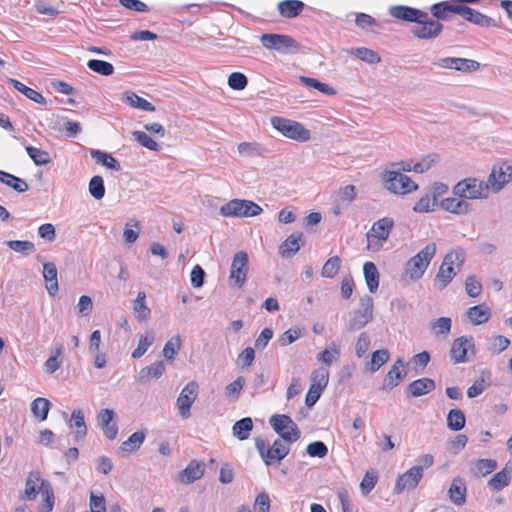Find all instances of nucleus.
<instances>
[{
	"label": "nucleus",
	"mask_w": 512,
	"mask_h": 512,
	"mask_svg": "<svg viewBox=\"0 0 512 512\" xmlns=\"http://www.w3.org/2000/svg\"><path fill=\"white\" fill-rule=\"evenodd\" d=\"M466 259L465 251L462 248L450 250L443 258L438 273L435 277V285L438 290L445 289L455 278L458 270Z\"/></svg>",
	"instance_id": "1"
},
{
	"label": "nucleus",
	"mask_w": 512,
	"mask_h": 512,
	"mask_svg": "<svg viewBox=\"0 0 512 512\" xmlns=\"http://www.w3.org/2000/svg\"><path fill=\"white\" fill-rule=\"evenodd\" d=\"M436 244L429 243L406 263V274L412 280L420 279L436 254Z\"/></svg>",
	"instance_id": "2"
},
{
	"label": "nucleus",
	"mask_w": 512,
	"mask_h": 512,
	"mask_svg": "<svg viewBox=\"0 0 512 512\" xmlns=\"http://www.w3.org/2000/svg\"><path fill=\"white\" fill-rule=\"evenodd\" d=\"M455 196L467 199H487L489 189L487 183L474 177L465 178L453 187Z\"/></svg>",
	"instance_id": "3"
},
{
	"label": "nucleus",
	"mask_w": 512,
	"mask_h": 512,
	"mask_svg": "<svg viewBox=\"0 0 512 512\" xmlns=\"http://www.w3.org/2000/svg\"><path fill=\"white\" fill-rule=\"evenodd\" d=\"M272 127L283 136L299 142H306L310 139V131L300 122L280 116L271 118Z\"/></svg>",
	"instance_id": "4"
},
{
	"label": "nucleus",
	"mask_w": 512,
	"mask_h": 512,
	"mask_svg": "<svg viewBox=\"0 0 512 512\" xmlns=\"http://www.w3.org/2000/svg\"><path fill=\"white\" fill-rule=\"evenodd\" d=\"M393 226L394 220L389 217H383L374 222L366 234L367 249L372 251L380 250L383 243L389 238Z\"/></svg>",
	"instance_id": "5"
},
{
	"label": "nucleus",
	"mask_w": 512,
	"mask_h": 512,
	"mask_svg": "<svg viewBox=\"0 0 512 512\" xmlns=\"http://www.w3.org/2000/svg\"><path fill=\"white\" fill-rule=\"evenodd\" d=\"M281 438L276 439L270 448H267L266 441L262 437L255 438V447L261 458L267 466L272 465L274 461L280 462L284 459L289 451V445H286Z\"/></svg>",
	"instance_id": "6"
},
{
	"label": "nucleus",
	"mask_w": 512,
	"mask_h": 512,
	"mask_svg": "<svg viewBox=\"0 0 512 512\" xmlns=\"http://www.w3.org/2000/svg\"><path fill=\"white\" fill-rule=\"evenodd\" d=\"M269 424L283 441L296 442L301 432L294 421L285 414H274L269 419Z\"/></svg>",
	"instance_id": "7"
},
{
	"label": "nucleus",
	"mask_w": 512,
	"mask_h": 512,
	"mask_svg": "<svg viewBox=\"0 0 512 512\" xmlns=\"http://www.w3.org/2000/svg\"><path fill=\"white\" fill-rule=\"evenodd\" d=\"M262 208L253 201L233 199L220 208V214L225 217H253L262 212Z\"/></svg>",
	"instance_id": "8"
},
{
	"label": "nucleus",
	"mask_w": 512,
	"mask_h": 512,
	"mask_svg": "<svg viewBox=\"0 0 512 512\" xmlns=\"http://www.w3.org/2000/svg\"><path fill=\"white\" fill-rule=\"evenodd\" d=\"M383 179L385 187L395 194H408L418 189V185L400 171H386Z\"/></svg>",
	"instance_id": "9"
},
{
	"label": "nucleus",
	"mask_w": 512,
	"mask_h": 512,
	"mask_svg": "<svg viewBox=\"0 0 512 512\" xmlns=\"http://www.w3.org/2000/svg\"><path fill=\"white\" fill-rule=\"evenodd\" d=\"M249 270V257L245 251H239L234 254L231 268L229 281L231 286L241 288L248 276Z\"/></svg>",
	"instance_id": "10"
},
{
	"label": "nucleus",
	"mask_w": 512,
	"mask_h": 512,
	"mask_svg": "<svg viewBox=\"0 0 512 512\" xmlns=\"http://www.w3.org/2000/svg\"><path fill=\"white\" fill-rule=\"evenodd\" d=\"M260 41L266 49H274L281 53L295 52L299 48L296 40L284 34H263Z\"/></svg>",
	"instance_id": "11"
},
{
	"label": "nucleus",
	"mask_w": 512,
	"mask_h": 512,
	"mask_svg": "<svg viewBox=\"0 0 512 512\" xmlns=\"http://www.w3.org/2000/svg\"><path fill=\"white\" fill-rule=\"evenodd\" d=\"M510 182H512V165L502 162L493 166L486 183L489 191L498 193Z\"/></svg>",
	"instance_id": "12"
},
{
	"label": "nucleus",
	"mask_w": 512,
	"mask_h": 512,
	"mask_svg": "<svg viewBox=\"0 0 512 512\" xmlns=\"http://www.w3.org/2000/svg\"><path fill=\"white\" fill-rule=\"evenodd\" d=\"M359 309L354 312L352 319L349 321L348 329L355 331L363 328L373 318V299L368 295L360 298Z\"/></svg>",
	"instance_id": "13"
},
{
	"label": "nucleus",
	"mask_w": 512,
	"mask_h": 512,
	"mask_svg": "<svg viewBox=\"0 0 512 512\" xmlns=\"http://www.w3.org/2000/svg\"><path fill=\"white\" fill-rule=\"evenodd\" d=\"M199 385L195 381H190L180 392L177 398V407L179 415L183 419L190 417V409L198 395Z\"/></svg>",
	"instance_id": "14"
},
{
	"label": "nucleus",
	"mask_w": 512,
	"mask_h": 512,
	"mask_svg": "<svg viewBox=\"0 0 512 512\" xmlns=\"http://www.w3.org/2000/svg\"><path fill=\"white\" fill-rule=\"evenodd\" d=\"M422 477L423 474H421L420 467H411L405 473L397 477L393 493L401 494L404 491L414 490L418 486Z\"/></svg>",
	"instance_id": "15"
},
{
	"label": "nucleus",
	"mask_w": 512,
	"mask_h": 512,
	"mask_svg": "<svg viewBox=\"0 0 512 512\" xmlns=\"http://www.w3.org/2000/svg\"><path fill=\"white\" fill-rule=\"evenodd\" d=\"M417 26L413 27L412 34L419 39H434L442 31L443 25L438 21L429 18L426 13V17L417 21Z\"/></svg>",
	"instance_id": "16"
},
{
	"label": "nucleus",
	"mask_w": 512,
	"mask_h": 512,
	"mask_svg": "<svg viewBox=\"0 0 512 512\" xmlns=\"http://www.w3.org/2000/svg\"><path fill=\"white\" fill-rule=\"evenodd\" d=\"M474 349V339L472 336H461L456 338L449 352L450 359L454 364L468 362V351Z\"/></svg>",
	"instance_id": "17"
},
{
	"label": "nucleus",
	"mask_w": 512,
	"mask_h": 512,
	"mask_svg": "<svg viewBox=\"0 0 512 512\" xmlns=\"http://www.w3.org/2000/svg\"><path fill=\"white\" fill-rule=\"evenodd\" d=\"M49 482L41 477L39 471H31L25 481V490L21 499L33 501L44 489V484Z\"/></svg>",
	"instance_id": "18"
},
{
	"label": "nucleus",
	"mask_w": 512,
	"mask_h": 512,
	"mask_svg": "<svg viewBox=\"0 0 512 512\" xmlns=\"http://www.w3.org/2000/svg\"><path fill=\"white\" fill-rule=\"evenodd\" d=\"M114 418L115 412L108 408L102 409L97 416L98 423L109 440L115 439L118 434V425Z\"/></svg>",
	"instance_id": "19"
},
{
	"label": "nucleus",
	"mask_w": 512,
	"mask_h": 512,
	"mask_svg": "<svg viewBox=\"0 0 512 512\" xmlns=\"http://www.w3.org/2000/svg\"><path fill=\"white\" fill-rule=\"evenodd\" d=\"M406 375L407 372L404 369L403 360L399 358L388 371L382 389H393L394 387L398 386L400 381L403 380L406 377Z\"/></svg>",
	"instance_id": "20"
},
{
	"label": "nucleus",
	"mask_w": 512,
	"mask_h": 512,
	"mask_svg": "<svg viewBox=\"0 0 512 512\" xmlns=\"http://www.w3.org/2000/svg\"><path fill=\"white\" fill-rule=\"evenodd\" d=\"M390 15L400 20L417 23L426 17V12L408 6H393L390 8Z\"/></svg>",
	"instance_id": "21"
},
{
	"label": "nucleus",
	"mask_w": 512,
	"mask_h": 512,
	"mask_svg": "<svg viewBox=\"0 0 512 512\" xmlns=\"http://www.w3.org/2000/svg\"><path fill=\"white\" fill-rule=\"evenodd\" d=\"M440 207L452 214L465 215L470 211L471 205L464 198L455 196L447 197L440 202Z\"/></svg>",
	"instance_id": "22"
},
{
	"label": "nucleus",
	"mask_w": 512,
	"mask_h": 512,
	"mask_svg": "<svg viewBox=\"0 0 512 512\" xmlns=\"http://www.w3.org/2000/svg\"><path fill=\"white\" fill-rule=\"evenodd\" d=\"M68 426L70 429L74 431V440L76 442L83 441L87 435V425L85 423L84 413L80 409H75L71 418L68 422Z\"/></svg>",
	"instance_id": "23"
},
{
	"label": "nucleus",
	"mask_w": 512,
	"mask_h": 512,
	"mask_svg": "<svg viewBox=\"0 0 512 512\" xmlns=\"http://www.w3.org/2000/svg\"><path fill=\"white\" fill-rule=\"evenodd\" d=\"M466 482L461 477H456L452 480V483L448 490V495L452 503L457 506H462L466 502Z\"/></svg>",
	"instance_id": "24"
},
{
	"label": "nucleus",
	"mask_w": 512,
	"mask_h": 512,
	"mask_svg": "<svg viewBox=\"0 0 512 512\" xmlns=\"http://www.w3.org/2000/svg\"><path fill=\"white\" fill-rule=\"evenodd\" d=\"M305 4L300 0H283L277 5L279 14L287 19L296 18L301 14Z\"/></svg>",
	"instance_id": "25"
},
{
	"label": "nucleus",
	"mask_w": 512,
	"mask_h": 512,
	"mask_svg": "<svg viewBox=\"0 0 512 512\" xmlns=\"http://www.w3.org/2000/svg\"><path fill=\"white\" fill-rule=\"evenodd\" d=\"M204 475V463L192 460L187 467L180 473V480L183 483L190 484L199 480Z\"/></svg>",
	"instance_id": "26"
},
{
	"label": "nucleus",
	"mask_w": 512,
	"mask_h": 512,
	"mask_svg": "<svg viewBox=\"0 0 512 512\" xmlns=\"http://www.w3.org/2000/svg\"><path fill=\"white\" fill-rule=\"evenodd\" d=\"M436 387L435 381L431 378H420L408 385V392L412 397H420L433 391Z\"/></svg>",
	"instance_id": "27"
},
{
	"label": "nucleus",
	"mask_w": 512,
	"mask_h": 512,
	"mask_svg": "<svg viewBox=\"0 0 512 512\" xmlns=\"http://www.w3.org/2000/svg\"><path fill=\"white\" fill-rule=\"evenodd\" d=\"M43 277L46 282V289L51 296H55L59 290L57 280V267L52 262L44 263Z\"/></svg>",
	"instance_id": "28"
},
{
	"label": "nucleus",
	"mask_w": 512,
	"mask_h": 512,
	"mask_svg": "<svg viewBox=\"0 0 512 512\" xmlns=\"http://www.w3.org/2000/svg\"><path fill=\"white\" fill-rule=\"evenodd\" d=\"M302 241V234H291L287 237V239L280 245L279 253L282 255V257L288 258L296 254L303 243H300Z\"/></svg>",
	"instance_id": "29"
},
{
	"label": "nucleus",
	"mask_w": 512,
	"mask_h": 512,
	"mask_svg": "<svg viewBox=\"0 0 512 512\" xmlns=\"http://www.w3.org/2000/svg\"><path fill=\"white\" fill-rule=\"evenodd\" d=\"M165 369L166 366L163 361H157L150 366H146L139 372V381L146 383L151 379H158L163 375Z\"/></svg>",
	"instance_id": "30"
},
{
	"label": "nucleus",
	"mask_w": 512,
	"mask_h": 512,
	"mask_svg": "<svg viewBox=\"0 0 512 512\" xmlns=\"http://www.w3.org/2000/svg\"><path fill=\"white\" fill-rule=\"evenodd\" d=\"M490 308L485 304L475 305L467 310V317L474 325L487 322L490 318Z\"/></svg>",
	"instance_id": "31"
},
{
	"label": "nucleus",
	"mask_w": 512,
	"mask_h": 512,
	"mask_svg": "<svg viewBox=\"0 0 512 512\" xmlns=\"http://www.w3.org/2000/svg\"><path fill=\"white\" fill-rule=\"evenodd\" d=\"M363 273L368 290L375 293L379 286V272L373 262H366L363 265Z\"/></svg>",
	"instance_id": "32"
},
{
	"label": "nucleus",
	"mask_w": 512,
	"mask_h": 512,
	"mask_svg": "<svg viewBox=\"0 0 512 512\" xmlns=\"http://www.w3.org/2000/svg\"><path fill=\"white\" fill-rule=\"evenodd\" d=\"M253 429V421L250 417H244L235 422L232 427L233 436L240 441L247 440Z\"/></svg>",
	"instance_id": "33"
},
{
	"label": "nucleus",
	"mask_w": 512,
	"mask_h": 512,
	"mask_svg": "<svg viewBox=\"0 0 512 512\" xmlns=\"http://www.w3.org/2000/svg\"><path fill=\"white\" fill-rule=\"evenodd\" d=\"M8 82L20 93L25 95L28 99L38 103V104H46V99L36 90L26 86L22 82L10 78Z\"/></svg>",
	"instance_id": "34"
},
{
	"label": "nucleus",
	"mask_w": 512,
	"mask_h": 512,
	"mask_svg": "<svg viewBox=\"0 0 512 512\" xmlns=\"http://www.w3.org/2000/svg\"><path fill=\"white\" fill-rule=\"evenodd\" d=\"M0 182L11 187L12 189L19 193L26 192L29 189L28 184L25 180L1 170Z\"/></svg>",
	"instance_id": "35"
},
{
	"label": "nucleus",
	"mask_w": 512,
	"mask_h": 512,
	"mask_svg": "<svg viewBox=\"0 0 512 512\" xmlns=\"http://www.w3.org/2000/svg\"><path fill=\"white\" fill-rule=\"evenodd\" d=\"M91 157L96 160L97 163L102 164L108 169H112L114 171H120L121 165L120 163L111 155L106 152H102L100 150L92 149L90 151Z\"/></svg>",
	"instance_id": "36"
},
{
	"label": "nucleus",
	"mask_w": 512,
	"mask_h": 512,
	"mask_svg": "<svg viewBox=\"0 0 512 512\" xmlns=\"http://www.w3.org/2000/svg\"><path fill=\"white\" fill-rule=\"evenodd\" d=\"M146 293L139 291L136 299L133 302V310L139 321H146L151 314L150 308L146 305Z\"/></svg>",
	"instance_id": "37"
},
{
	"label": "nucleus",
	"mask_w": 512,
	"mask_h": 512,
	"mask_svg": "<svg viewBox=\"0 0 512 512\" xmlns=\"http://www.w3.org/2000/svg\"><path fill=\"white\" fill-rule=\"evenodd\" d=\"M497 468V462L493 459H479L474 462L471 472L476 477H484Z\"/></svg>",
	"instance_id": "38"
},
{
	"label": "nucleus",
	"mask_w": 512,
	"mask_h": 512,
	"mask_svg": "<svg viewBox=\"0 0 512 512\" xmlns=\"http://www.w3.org/2000/svg\"><path fill=\"white\" fill-rule=\"evenodd\" d=\"M466 417L462 410L451 409L447 415V427L452 431H460L465 427Z\"/></svg>",
	"instance_id": "39"
},
{
	"label": "nucleus",
	"mask_w": 512,
	"mask_h": 512,
	"mask_svg": "<svg viewBox=\"0 0 512 512\" xmlns=\"http://www.w3.org/2000/svg\"><path fill=\"white\" fill-rule=\"evenodd\" d=\"M146 434L143 431H136L129 438L122 442L120 450L125 453H132L140 448L145 440Z\"/></svg>",
	"instance_id": "40"
},
{
	"label": "nucleus",
	"mask_w": 512,
	"mask_h": 512,
	"mask_svg": "<svg viewBox=\"0 0 512 512\" xmlns=\"http://www.w3.org/2000/svg\"><path fill=\"white\" fill-rule=\"evenodd\" d=\"M50 407L51 403L48 399L38 397L31 403V412L40 421H44L47 419Z\"/></svg>",
	"instance_id": "41"
},
{
	"label": "nucleus",
	"mask_w": 512,
	"mask_h": 512,
	"mask_svg": "<svg viewBox=\"0 0 512 512\" xmlns=\"http://www.w3.org/2000/svg\"><path fill=\"white\" fill-rule=\"evenodd\" d=\"M125 100L133 108L148 112L155 111V106L153 104L133 92L125 93Z\"/></svg>",
	"instance_id": "42"
},
{
	"label": "nucleus",
	"mask_w": 512,
	"mask_h": 512,
	"mask_svg": "<svg viewBox=\"0 0 512 512\" xmlns=\"http://www.w3.org/2000/svg\"><path fill=\"white\" fill-rule=\"evenodd\" d=\"M300 81L308 88H312L318 90L319 92L325 95H334L336 93L335 89L328 84L320 82L318 79L310 78L307 76H300Z\"/></svg>",
	"instance_id": "43"
},
{
	"label": "nucleus",
	"mask_w": 512,
	"mask_h": 512,
	"mask_svg": "<svg viewBox=\"0 0 512 512\" xmlns=\"http://www.w3.org/2000/svg\"><path fill=\"white\" fill-rule=\"evenodd\" d=\"M25 150L37 166L47 165L51 162L50 154L45 150L33 146H26Z\"/></svg>",
	"instance_id": "44"
},
{
	"label": "nucleus",
	"mask_w": 512,
	"mask_h": 512,
	"mask_svg": "<svg viewBox=\"0 0 512 512\" xmlns=\"http://www.w3.org/2000/svg\"><path fill=\"white\" fill-rule=\"evenodd\" d=\"M351 54L368 64H375L381 61L377 52L366 47L354 48L351 50Z\"/></svg>",
	"instance_id": "45"
},
{
	"label": "nucleus",
	"mask_w": 512,
	"mask_h": 512,
	"mask_svg": "<svg viewBox=\"0 0 512 512\" xmlns=\"http://www.w3.org/2000/svg\"><path fill=\"white\" fill-rule=\"evenodd\" d=\"M466 21H469L480 27L496 26V22L494 19L472 8L470 9L468 16L466 17Z\"/></svg>",
	"instance_id": "46"
},
{
	"label": "nucleus",
	"mask_w": 512,
	"mask_h": 512,
	"mask_svg": "<svg viewBox=\"0 0 512 512\" xmlns=\"http://www.w3.org/2000/svg\"><path fill=\"white\" fill-rule=\"evenodd\" d=\"M90 70L103 76H110L114 73V66L106 61L98 59H90L87 62Z\"/></svg>",
	"instance_id": "47"
},
{
	"label": "nucleus",
	"mask_w": 512,
	"mask_h": 512,
	"mask_svg": "<svg viewBox=\"0 0 512 512\" xmlns=\"http://www.w3.org/2000/svg\"><path fill=\"white\" fill-rule=\"evenodd\" d=\"M510 483V476L505 469L494 474L488 481V486L495 490L500 491Z\"/></svg>",
	"instance_id": "48"
},
{
	"label": "nucleus",
	"mask_w": 512,
	"mask_h": 512,
	"mask_svg": "<svg viewBox=\"0 0 512 512\" xmlns=\"http://www.w3.org/2000/svg\"><path fill=\"white\" fill-rule=\"evenodd\" d=\"M88 190L90 195L94 199H102L105 195V186L103 178L99 175L93 176L89 181Z\"/></svg>",
	"instance_id": "49"
},
{
	"label": "nucleus",
	"mask_w": 512,
	"mask_h": 512,
	"mask_svg": "<svg viewBox=\"0 0 512 512\" xmlns=\"http://www.w3.org/2000/svg\"><path fill=\"white\" fill-rule=\"evenodd\" d=\"M311 381V386L324 390L329 382V371L324 367L316 369L312 372Z\"/></svg>",
	"instance_id": "50"
},
{
	"label": "nucleus",
	"mask_w": 512,
	"mask_h": 512,
	"mask_svg": "<svg viewBox=\"0 0 512 512\" xmlns=\"http://www.w3.org/2000/svg\"><path fill=\"white\" fill-rule=\"evenodd\" d=\"M6 244L13 251L21 253L25 256H28L35 251V245L31 241L10 240L7 241Z\"/></svg>",
	"instance_id": "51"
},
{
	"label": "nucleus",
	"mask_w": 512,
	"mask_h": 512,
	"mask_svg": "<svg viewBox=\"0 0 512 512\" xmlns=\"http://www.w3.org/2000/svg\"><path fill=\"white\" fill-rule=\"evenodd\" d=\"M452 321L449 317H440L430 323V327L436 336L448 335L451 331Z\"/></svg>",
	"instance_id": "52"
},
{
	"label": "nucleus",
	"mask_w": 512,
	"mask_h": 512,
	"mask_svg": "<svg viewBox=\"0 0 512 512\" xmlns=\"http://www.w3.org/2000/svg\"><path fill=\"white\" fill-rule=\"evenodd\" d=\"M181 348V338L179 335L172 337L170 340L166 342L163 348L164 357L172 361L175 359V356L179 352Z\"/></svg>",
	"instance_id": "53"
},
{
	"label": "nucleus",
	"mask_w": 512,
	"mask_h": 512,
	"mask_svg": "<svg viewBox=\"0 0 512 512\" xmlns=\"http://www.w3.org/2000/svg\"><path fill=\"white\" fill-rule=\"evenodd\" d=\"M155 340L154 334L148 333L147 335H141L137 348L132 352V358L138 359L142 357L148 348L153 344Z\"/></svg>",
	"instance_id": "54"
},
{
	"label": "nucleus",
	"mask_w": 512,
	"mask_h": 512,
	"mask_svg": "<svg viewBox=\"0 0 512 512\" xmlns=\"http://www.w3.org/2000/svg\"><path fill=\"white\" fill-rule=\"evenodd\" d=\"M339 357L340 349L336 346L332 347L331 349H325L318 353L316 356L317 360L326 366L332 365L339 359Z\"/></svg>",
	"instance_id": "55"
},
{
	"label": "nucleus",
	"mask_w": 512,
	"mask_h": 512,
	"mask_svg": "<svg viewBox=\"0 0 512 512\" xmlns=\"http://www.w3.org/2000/svg\"><path fill=\"white\" fill-rule=\"evenodd\" d=\"M341 259L338 256L330 257L324 264L321 275L326 278H333L339 271Z\"/></svg>",
	"instance_id": "56"
},
{
	"label": "nucleus",
	"mask_w": 512,
	"mask_h": 512,
	"mask_svg": "<svg viewBox=\"0 0 512 512\" xmlns=\"http://www.w3.org/2000/svg\"><path fill=\"white\" fill-rule=\"evenodd\" d=\"M389 360V352L386 349H380L373 352L370 363V371L376 372Z\"/></svg>",
	"instance_id": "57"
},
{
	"label": "nucleus",
	"mask_w": 512,
	"mask_h": 512,
	"mask_svg": "<svg viewBox=\"0 0 512 512\" xmlns=\"http://www.w3.org/2000/svg\"><path fill=\"white\" fill-rule=\"evenodd\" d=\"M133 136L140 145L149 150L159 151L161 148L156 141H154L148 134L143 131H134Z\"/></svg>",
	"instance_id": "58"
},
{
	"label": "nucleus",
	"mask_w": 512,
	"mask_h": 512,
	"mask_svg": "<svg viewBox=\"0 0 512 512\" xmlns=\"http://www.w3.org/2000/svg\"><path fill=\"white\" fill-rule=\"evenodd\" d=\"M227 83L233 90H243L248 85V79L241 72H233L229 75Z\"/></svg>",
	"instance_id": "59"
},
{
	"label": "nucleus",
	"mask_w": 512,
	"mask_h": 512,
	"mask_svg": "<svg viewBox=\"0 0 512 512\" xmlns=\"http://www.w3.org/2000/svg\"><path fill=\"white\" fill-rule=\"evenodd\" d=\"M300 337H301L300 329L297 327H294V328L288 329L283 334H281L279 336L277 342H278L279 346L285 347L287 345L294 343Z\"/></svg>",
	"instance_id": "60"
},
{
	"label": "nucleus",
	"mask_w": 512,
	"mask_h": 512,
	"mask_svg": "<svg viewBox=\"0 0 512 512\" xmlns=\"http://www.w3.org/2000/svg\"><path fill=\"white\" fill-rule=\"evenodd\" d=\"M455 62L456 64L454 65V70L461 72L476 71L480 67L479 62L472 59L455 57Z\"/></svg>",
	"instance_id": "61"
},
{
	"label": "nucleus",
	"mask_w": 512,
	"mask_h": 512,
	"mask_svg": "<svg viewBox=\"0 0 512 512\" xmlns=\"http://www.w3.org/2000/svg\"><path fill=\"white\" fill-rule=\"evenodd\" d=\"M306 451L310 457L324 458L328 454V448L322 441H315L308 444Z\"/></svg>",
	"instance_id": "62"
},
{
	"label": "nucleus",
	"mask_w": 512,
	"mask_h": 512,
	"mask_svg": "<svg viewBox=\"0 0 512 512\" xmlns=\"http://www.w3.org/2000/svg\"><path fill=\"white\" fill-rule=\"evenodd\" d=\"M355 197V186L347 185L339 189L337 193V202H341L344 205H348L355 199Z\"/></svg>",
	"instance_id": "63"
},
{
	"label": "nucleus",
	"mask_w": 512,
	"mask_h": 512,
	"mask_svg": "<svg viewBox=\"0 0 512 512\" xmlns=\"http://www.w3.org/2000/svg\"><path fill=\"white\" fill-rule=\"evenodd\" d=\"M254 512H270V498L266 492H261L256 496Z\"/></svg>",
	"instance_id": "64"
}]
</instances>
